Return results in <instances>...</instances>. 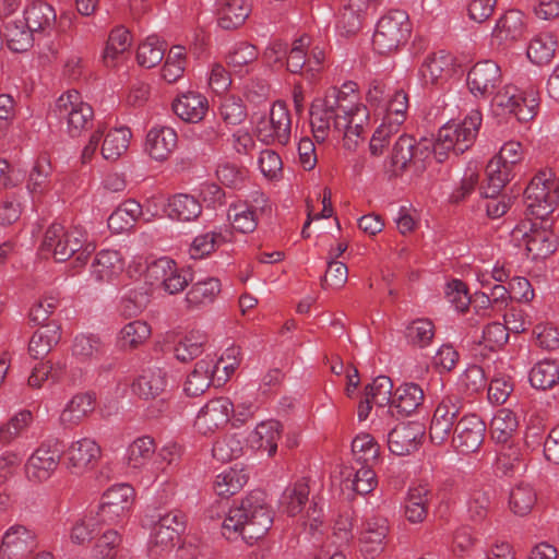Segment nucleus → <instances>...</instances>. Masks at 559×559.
<instances>
[{"instance_id":"a878e982","label":"nucleus","mask_w":559,"mask_h":559,"mask_svg":"<svg viewBox=\"0 0 559 559\" xmlns=\"http://www.w3.org/2000/svg\"><path fill=\"white\" fill-rule=\"evenodd\" d=\"M495 468L498 474L513 476L525 471V452L521 441L498 444Z\"/></svg>"},{"instance_id":"ddd939ff","label":"nucleus","mask_w":559,"mask_h":559,"mask_svg":"<svg viewBox=\"0 0 559 559\" xmlns=\"http://www.w3.org/2000/svg\"><path fill=\"white\" fill-rule=\"evenodd\" d=\"M134 490L130 485L120 484L107 489L96 514L103 524H116L127 516L133 503Z\"/></svg>"},{"instance_id":"c03bdc74","label":"nucleus","mask_w":559,"mask_h":559,"mask_svg":"<svg viewBox=\"0 0 559 559\" xmlns=\"http://www.w3.org/2000/svg\"><path fill=\"white\" fill-rule=\"evenodd\" d=\"M142 214V206L134 200L121 203L108 217V227L116 234L123 233L133 227Z\"/></svg>"},{"instance_id":"a211bd4d","label":"nucleus","mask_w":559,"mask_h":559,"mask_svg":"<svg viewBox=\"0 0 559 559\" xmlns=\"http://www.w3.org/2000/svg\"><path fill=\"white\" fill-rule=\"evenodd\" d=\"M36 548L35 533L23 525H13L2 537L0 557L1 559H25Z\"/></svg>"},{"instance_id":"4c0bfd02","label":"nucleus","mask_w":559,"mask_h":559,"mask_svg":"<svg viewBox=\"0 0 559 559\" xmlns=\"http://www.w3.org/2000/svg\"><path fill=\"white\" fill-rule=\"evenodd\" d=\"M519 426L516 415L508 408L499 409L491 419L490 432L497 444L521 441L515 438Z\"/></svg>"},{"instance_id":"473e14b6","label":"nucleus","mask_w":559,"mask_h":559,"mask_svg":"<svg viewBox=\"0 0 559 559\" xmlns=\"http://www.w3.org/2000/svg\"><path fill=\"white\" fill-rule=\"evenodd\" d=\"M432 492L426 485L411 487L404 500V515L413 524L421 523L428 515Z\"/></svg>"},{"instance_id":"a19ab883","label":"nucleus","mask_w":559,"mask_h":559,"mask_svg":"<svg viewBox=\"0 0 559 559\" xmlns=\"http://www.w3.org/2000/svg\"><path fill=\"white\" fill-rule=\"evenodd\" d=\"M53 168L47 155H40L34 163L26 183L33 195H43L51 189Z\"/></svg>"},{"instance_id":"bb28decb","label":"nucleus","mask_w":559,"mask_h":559,"mask_svg":"<svg viewBox=\"0 0 559 559\" xmlns=\"http://www.w3.org/2000/svg\"><path fill=\"white\" fill-rule=\"evenodd\" d=\"M171 108L181 120L198 123L209 110V100L200 93L187 92L174 99Z\"/></svg>"},{"instance_id":"8fccbe9b","label":"nucleus","mask_w":559,"mask_h":559,"mask_svg":"<svg viewBox=\"0 0 559 559\" xmlns=\"http://www.w3.org/2000/svg\"><path fill=\"white\" fill-rule=\"evenodd\" d=\"M557 39L551 33H540L536 35L527 47V58L536 64L549 63L556 51Z\"/></svg>"},{"instance_id":"f704fd0d","label":"nucleus","mask_w":559,"mask_h":559,"mask_svg":"<svg viewBox=\"0 0 559 559\" xmlns=\"http://www.w3.org/2000/svg\"><path fill=\"white\" fill-rule=\"evenodd\" d=\"M23 19L34 35L36 33L49 34L56 25L57 14L51 4L34 1L24 10Z\"/></svg>"},{"instance_id":"37998d69","label":"nucleus","mask_w":559,"mask_h":559,"mask_svg":"<svg viewBox=\"0 0 559 559\" xmlns=\"http://www.w3.org/2000/svg\"><path fill=\"white\" fill-rule=\"evenodd\" d=\"M524 15L519 10L507 11L496 24L493 36L501 41H515L523 37Z\"/></svg>"},{"instance_id":"79ce46f5","label":"nucleus","mask_w":559,"mask_h":559,"mask_svg":"<svg viewBox=\"0 0 559 559\" xmlns=\"http://www.w3.org/2000/svg\"><path fill=\"white\" fill-rule=\"evenodd\" d=\"M221 293V282L215 277H207L192 284L186 295L187 307L197 309L212 304Z\"/></svg>"},{"instance_id":"72a5a7b5","label":"nucleus","mask_w":559,"mask_h":559,"mask_svg":"<svg viewBox=\"0 0 559 559\" xmlns=\"http://www.w3.org/2000/svg\"><path fill=\"white\" fill-rule=\"evenodd\" d=\"M95 409V396L91 393H79L66 404L59 421L64 428H73L82 423Z\"/></svg>"},{"instance_id":"c85d7f7f","label":"nucleus","mask_w":559,"mask_h":559,"mask_svg":"<svg viewBox=\"0 0 559 559\" xmlns=\"http://www.w3.org/2000/svg\"><path fill=\"white\" fill-rule=\"evenodd\" d=\"M0 35L8 48L14 52L27 51L34 44V33L24 19H9L3 21Z\"/></svg>"},{"instance_id":"13d9d810","label":"nucleus","mask_w":559,"mask_h":559,"mask_svg":"<svg viewBox=\"0 0 559 559\" xmlns=\"http://www.w3.org/2000/svg\"><path fill=\"white\" fill-rule=\"evenodd\" d=\"M102 521L97 514L90 512L78 519L71 527V542L78 545L90 543L100 531Z\"/></svg>"},{"instance_id":"4468645a","label":"nucleus","mask_w":559,"mask_h":559,"mask_svg":"<svg viewBox=\"0 0 559 559\" xmlns=\"http://www.w3.org/2000/svg\"><path fill=\"white\" fill-rule=\"evenodd\" d=\"M309 484L306 478L297 480L294 485L287 487L281 497V508L289 516H296L306 510V516L318 522L321 518V509L312 498L309 500Z\"/></svg>"},{"instance_id":"f8f14e48","label":"nucleus","mask_w":559,"mask_h":559,"mask_svg":"<svg viewBox=\"0 0 559 559\" xmlns=\"http://www.w3.org/2000/svg\"><path fill=\"white\" fill-rule=\"evenodd\" d=\"M292 118L284 102H275L269 118H262L257 124L258 138L266 144L286 145L290 141Z\"/></svg>"},{"instance_id":"423d86ee","label":"nucleus","mask_w":559,"mask_h":559,"mask_svg":"<svg viewBox=\"0 0 559 559\" xmlns=\"http://www.w3.org/2000/svg\"><path fill=\"white\" fill-rule=\"evenodd\" d=\"M412 24L403 10H391L377 24L372 45L380 55H386L405 45L411 37Z\"/></svg>"},{"instance_id":"58836bf2","label":"nucleus","mask_w":559,"mask_h":559,"mask_svg":"<svg viewBox=\"0 0 559 559\" xmlns=\"http://www.w3.org/2000/svg\"><path fill=\"white\" fill-rule=\"evenodd\" d=\"M168 216L179 222H192L202 213L197 198L188 193H177L168 199Z\"/></svg>"},{"instance_id":"2eb2a0df","label":"nucleus","mask_w":559,"mask_h":559,"mask_svg":"<svg viewBox=\"0 0 559 559\" xmlns=\"http://www.w3.org/2000/svg\"><path fill=\"white\" fill-rule=\"evenodd\" d=\"M485 421L476 414L463 415L452 435L453 447L463 454L476 452L484 442Z\"/></svg>"},{"instance_id":"de8ad7c7","label":"nucleus","mask_w":559,"mask_h":559,"mask_svg":"<svg viewBox=\"0 0 559 559\" xmlns=\"http://www.w3.org/2000/svg\"><path fill=\"white\" fill-rule=\"evenodd\" d=\"M131 135L130 129L126 127L109 130L103 140V157L111 162L121 157L129 147Z\"/></svg>"},{"instance_id":"7c9ffc66","label":"nucleus","mask_w":559,"mask_h":559,"mask_svg":"<svg viewBox=\"0 0 559 559\" xmlns=\"http://www.w3.org/2000/svg\"><path fill=\"white\" fill-rule=\"evenodd\" d=\"M424 400L425 393L419 384L404 383L395 390L389 412L392 415L396 412L402 416H408L424 403Z\"/></svg>"},{"instance_id":"2f4dec72","label":"nucleus","mask_w":559,"mask_h":559,"mask_svg":"<svg viewBox=\"0 0 559 559\" xmlns=\"http://www.w3.org/2000/svg\"><path fill=\"white\" fill-rule=\"evenodd\" d=\"M453 67L454 57L445 50H439L426 57L419 73L426 84H435L439 80L450 76L453 72Z\"/></svg>"},{"instance_id":"f257e3e1","label":"nucleus","mask_w":559,"mask_h":559,"mask_svg":"<svg viewBox=\"0 0 559 559\" xmlns=\"http://www.w3.org/2000/svg\"><path fill=\"white\" fill-rule=\"evenodd\" d=\"M481 121V112L474 109L462 121H450L441 127L433 144L427 140L417 142L408 134L399 135L393 143L389 165L385 166L389 178L401 177L406 171L417 176L423 174L431 154L439 163L445 160L449 152L456 156L463 154L474 144Z\"/></svg>"},{"instance_id":"3c124183","label":"nucleus","mask_w":559,"mask_h":559,"mask_svg":"<svg viewBox=\"0 0 559 559\" xmlns=\"http://www.w3.org/2000/svg\"><path fill=\"white\" fill-rule=\"evenodd\" d=\"M248 481V474L243 468L230 467L216 476L214 490L217 496L228 498L237 493Z\"/></svg>"},{"instance_id":"412c9836","label":"nucleus","mask_w":559,"mask_h":559,"mask_svg":"<svg viewBox=\"0 0 559 559\" xmlns=\"http://www.w3.org/2000/svg\"><path fill=\"white\" fill-rule=\"evenodd\" d=\"M64 456L70 472L80 475L96 465L100 457V447L91 438H82L70 444Z\"/></svg>"},{"instance_id":"e2e57ef3","label":"nucleus","mask_w":559,"mask_h":559,"mask_svg":"<svg viewBox=\"0 0 559 559\" xmlns=\"http://www.w3.org/2000/svg\"><path fill=\"white\" fill-rule=\"evenodd\" d=\"M248 169L235 163L224 162L216 168L218 181L231 189H241L248 180Z\"/></svg>"},{"instance_id":"680f3d73","label":"nucleus","mask_w":559,"mask_h":559,"mask_svg":"<svg viewBox=\"0 0 559 559\" xmlns=\"http://www.w3.org/2000/svg\"><path fill=\"white\" fill-rule=\"evenodd\" d=\"M205 336L200 332H190L183 336L174 347L176 358L181 362H188L203 352Z\"/></svg>"},{"instance_id":"69168bd1","label":"nucleus","mask_w":559,"mask_h":559,"mask_svg":"<svg viewBox=\"0 0 559 559\" xmlns=\"http://www.w3.org/2000/svg\"><path fill=\"white\" fill-rule=\"evenodd\" d=\"M491 507V492L485 489H474L467 500V512L471 520L480 522L487 518Z\"/></svg>"},{"instance_id":"dca6fc26","label":"nucleus","mask_w":559,"mask_h":559,"mask_svg":"<svg viewBox=\"0 0 559 559\" xmlns=\"http://www.w3.org/2000/svg\"><path fill=\"white\" fill-rule=\"evenodd\" d=\"M151 532V539L162 549H171L180 539L185 531L187 518L180 510H173L164 514L158 513Z\"/></svg>"},{"instance_id":"4d7b16f0","label":"nucleus","mask_w":559,"mask_h":559,"mask_svg":"<svg viewBox=\"0 0 559 559\" xmlns=\"http://www.w3.org/2000/svg\"><path fill=\"white\" fill-rule=\"evenodd\" d=\"M156 450L155 441L148 436L135 439L128 448L127 459L129 467L134 469L145 466Z\"/></svg>"},{"instance_id":"f03ea898","label":"nucleus","mask_w":559,"mask_h":559,"mask_svg":"<svg viewBox=\"0 0 559 559\" xmlns=\"http://www.w3.org/2000/svg\"><path fill=\"white\" fill-rule=\"evenodd\" d=\"M273 524V512L262 490L251 491L238 507L230 508L222 523V534L231 539L237 535L252 544L262 538Z\"/></svg>"},{"instance_id":"052dcab7","label":"nucleus","mask_w":559,"mask_h":559,"mask_svg":"<svg viewBox=\"0 0 559 559\" xmlns=\"http://www.w3.org/2000/svg\"><path fill=\"white\" fill-rule=\"evenodd\" d=\"M219 117L226 126L235 127L247 119V107L240 97L228 95L219 105Z\"/></svg>"},{"instance_id":"aec40b11","label":"nucleus","mask_w":559,"mask_h":559,"mask_svg":"<svg viewBox=\"0 0 559 559\" xmlns=\"http://www.w3.org/2000/svg\"><path fill=\"white\" fill-rule=\"evenodd\" d=\"M252 205H231L228 211V218L233 227L243 234L255 230L260 215L267 206V198L263 192L254 191L251 194Z\"/></svg>"},{"instance_id":"864d4df0","label":"nucleus","mask_w":559,"mask_h":559,"mask_svg":"<svg viewBox=\"0 0 559 559\" xmlns=\"http://www.w3.org/2000/svg\"><path fill=\"white\" fill-rule=\"evenodd\" d=\"M132 37L130 32L123 27L118 26L114 28L108 37L105 50H104V62L107 67L115 66L116 59L128 51L131 47Z\"/></svg>"},{"instance_id":"0e129e2a","label":"nucleus","mask_w":559,"mask_h":559,"mask_svg":"<svg viewBox=\"0 0 559 559\" xmlns=\"http://www.w3.org/2000/svg\"><path fill=\"white\" fill-rule=\"evenodd\" d=\"M72 353L82 361L97 358L104 354V344L96 335L81 334L74 338Z\"/></svg>"},{"instance_id":"ea45409f","label":"nucleus","mask_w":559,"mask_h":559,"mask_svg":"<svg viewBox=\"0 0 559 559\" xmlns=\"http://www.w3.org/2000/svg\"><path fill=\"white\" fill-rule=\"evenodd\" d=\"M166 386V373L160 368L143 370L132 383V390L144 400L155 399Z\"/></svg>"},{"instance_id":"9d476101","label":"nucleus","mask_w":559,"mask_h":559,"mask_svg":"<svg viewBox=\"0 0 559 559\" xmlns=\"http://www.w3.org/2000/svg\"><path fill=\"white\" fill-rule=\"evenodd\" d=\"M463 409V400L457 394H448L438 403L429 427L433 443L442 444L455 430L459 416Z\"/></svg>"},{"instance_id":"774afa93","label":"nucleus","mask_w":559,"mask_h":559,"mask_svg":"<svg viewBox=\"0 0 559 559\" xmlns=\"http://www.w3.org/2000/svg\"><path fill=\"white\" fill-rule=\"evenodd\" d=\"M393 383L386 376L377 377L373 382L366 386L365 395L368 396L373 404L383 407L391 404Z\"/></svg>"},{"instance_id":"a18cd8bd","label":"nucleus","mask_w":559,"mask_h":559,"mask_svg":"<svg viewBox=\"0 0 559 559\" xmlns=\"http://www.w3.org/2000/svg\"><path fill=\"white\" fill-rule=\"evenodd\" d=\"M61 338L60 326L46 324L37 330L29 340L28 352L35 359L46 356Z\"/></svg>"},{"instance_id":"f3484780","label":"nucleus","mask_w":559,"mask_h":559,"mask_svg":"<svg viewBox=\"0 0 559 559\" xmlns=\"http://www.w3.org/2000/svg\"><path fill=\"white\" fill-rule=\"evenodd\" d=\"M466 82L474 96L489 97L501 83L500 67L492 60L477 62L468 71Z\"/></svg>"},{"instance_id":"603ef678","label":"nucleus","mask_w":559,"mask_h":559,"mask_svg":"<svg viewBox=\"0 0 559 559\" xmlns=\"http://www.w3.org/2000/svg\"><path fill=\"white\" fill-rule=\"evenodd\" d=\"M530 382L538 390L551 389L559 382V364L552 359L540 360L531 369Z\"/></svg>"},{"instance_id":"7ed1b4c3","label":"nucleus","mask_w":559,"mask_h":559,"mask_svg":"<svg viewBox=\"0 0 559 559\" xmlns=\"http://www.w3.org/2000/svg\"><path fill=\"white\" fill-rule=\"evenodd\" d=\"M358 96L337 87L328 90L324 97L313 99L310 106V126L317 142H324L330 132L341 135L347 126L348 115L355 108Z\"/></svg>"},{"instance_id":"0eeeda50","label":"nucleus","mask_w":559,"mask_h":559,"mask_svg":"<svg viewBox=\"0 0 559 559\" xmlns=\"http://www.w3.org/2000/svg\"><path fill=\"white\" fill-rule=\"evenodd\" d=\"M51 114L60 121L67 122V131L72 136H79L93 126L94 110L83 102L76 90H69L58 97Z\"/></svg>"},{"instance_id":"4be33fe9","label":"nucleus","mask_w":559,"mask_h":559,"mask_svg":"<svg viewBox=\"0 0 559 559\" xmlns=\"http://www.w3.org/2000/svg\"><path fill=\"white\" fill-rule=\"evenodd\" d=\"M389 533L388 520L382 516L368 518L361 525L359 544L360 551L370 558L380 555L385 546Z\"/></svg>"},{"instance_id":"338daca9","label":"nucleus","mask_w":559,"mask_h":559,"mask_svg":"<svg viewBox=\"0 0 559 559\" xmlns=\"http://www.w3.org/2000/svg\"><path fill=\"white\" fill-rule=\"evenodd\" d=\"M352 450L361 464H371L379 456V445L368 433L358 435L352 442Z\"/></svg>"},{"instance_id":"49530a36","label":"nucleus","mask_w":559,"mask_h":559,"mask_svg":"<svg viewBox=\"0 0 559 559\" xmlns=\"http://www.w3.org/2000/svg\"><path fill=\"white\" fill-rule=\"evenodd\" d=\"M537 502V492L526 483H519L511 488L508 499L510 511L518 516H525Z\"/></svg>"},{"instance_id":"c756f323","label":"nucleus","mask_w":559,"mask_h":559,"mask_svg":"<svg viewBox=\"0 0 559 559\" xmlns=\"http://www.w3.org/2000/svg\"><path fill=\"white\" fill-rule=\"evenodd\" d=\"M217 22L224 29L241 26L251 12L249 0H216Z\"/></svg>"},{"instance_id":"c9c22d12","label":"nucleus","mask_w":559,"mask_h":559,"mask_svg":"<svg viewBox=\"0 0 559 559\" xmlns=\"http://www.w3.org/2000/svg\"><path fill=\"white\" fill-rule=\"evenodd\" d=\"M123 270L121 255L116 250L99 251L91 266V275L96 282H111Z\"/></svg>"},{"instance_id":"5701e85b","label":"nucleus","mask_w":559,"mask_h":559,"mask_svg":"<svg viewBox=\"0 0 559 559\" xmlns=\"http://www.w3.org/2000/svg\"><path fill=\"white\" fill-rule=\"evenodd\" d=\"M233 403L228 397L209 401L199 412L195 425L203 432H213L230 420Z\"/></svg>"},{"instance_id":"09e8293b","label":"nucleus","mask_w":559,"mask_h":559,"mask_svg":"<svg viewBox=\"0 0 559 559\" xmlns=\"http://www.w3.org/2000/svg\"><path fill=\"white\" fill-rule=\"evenodd\" d=\"M511 167L491 159L486 167L487 185L480 188L481 197H495L512 178Z\"/></svg>"},{"instance_id":"9b49d317","label":"nucleus","mask_w":559,"mask_h":559,"mask_svg":"<svg viewBox=\"0 0 559 559\" xmlns=\"http://www.w3.org/2000/svg\"><path fill=\"white\" fill-rule=\"evenodd\" d=\"M492 103L520 122H527L537 114L538 97L534 90L522 93L515 86L507 85L495 94Z\"/></svg>"},{"instance_id":"393cba45","label":"nucleus","mask_w":559,"mask_h":559,"mask_svg":"<svg viewBox=\"0 0 559 559\" xmlns=\"http://www.w3.org/2000/svg\"><path fill=\"white\" fill-rule=\"evenodd\" d=\"M60 463L58 450L41 444L28 459L25 469L27 477L36 481L47 480Z\"/></svg>"},{"instance_id":"b1692460","label":"nucleus","mask_w":559,"mask_h":559,"mask_svg":"<svg viewBox=\"0 0 559 559\" xmlns=\"http://www.w3.org/2000/svg\"><path fill=\"white\" fill-rule=\"evenodd\" d=\"M223 361V357L219 360H215L211 357L199 360L194 369L187 377L185 383V392L187 395L199 396L203 394L214 382L219 365Z\"/></svg>"},{"instance_id":"bf43d9fd","label":"nucleus","mask_w":559,"mask_h":559,"mask_svg":"<svg viewBox=\"0 0 559 559\" xmlns=\"http://www.w3.org/2000/svg\"><path fill=\"white\" fill-rule=\"evenodd\" d=\"M405 337L408 344L425 348L435 337V325L429 319L413 320L405 329Z\"/></svg>"},{"instance_id":"cd10ccee","label":"nucleus","mask_w":559,"mask_h":559,"mask_svg":"<svg viewBox=\"0 0 559 559\" xmlns=\"http://www.w3.org/2000/svg\"><path fill=\"white\" fill-rule=\"evenodd\" d=\"M178 136L169 127H154L146 134L145 151L158 162L166 160L177 146Z\"/></svg>"},{"instance_id":"6ab92c4d","label":"nucleus","mask_w":559,"mask_h":559,"mask_svg":"<svg viewBox=\"0 0 559 559\" xmlns=\"http://www.w3.org/2000/svg\"><path fill=\"white\" fill-rule=\"evenodd\" d=\"M425 430L418 421L396 425L388 435V447L394 455H407L416 451L421 442Z\"/></svg>"},{"instance_id":"e433bc0d","label":"nucleus","mask_w":559,"mask_h":559,"mask_svg":"<svg viewBox=\"0 0 559 559\" xmlns=\"http://www.w3.org/2000/svg\"><path fill=\"white\" fill-rule=\"evenodd\" d=\"M281 432L282 425L278 421H262L255 427L248 441L252 448L266 451L269 456H273L277 451Z\"/></svg>"},{"instance_id":"5fc2aeb1","label":"nucleus","mask_w":559,"mask_h":559,"mask_svg":"<svg viewBox=\"0 0 559 559\" xmlns=\"http://www.w3.org/2000/svg\"><path fill=\"white\" fill-rule=\"evenodd\" d=\"M242 454L243 439L237 433L225 435L218 438L212 448L213 457L221 463L237 460Z\"/></svg>"},{"instance_id":"39448f33","label":"nucleus","mask_w":559,"mask_h":559,"mask_svg":"<svg viewBox=\"0 0 559 559\" xmlns=\"http://www.w3.org/2000/svg\"><path fill=\"white\" fill-rule=\"evenodd\" d=\"M524 200L526 214L545 221L559 203V177L556 178L551 169L539 170L527 185Z\"/></svg>"},{"instance_id":"6e6d98bb","label":"nucleus","mask_w":559,"mask_h":559,"mask_svg":"<svg viewBox=\"0 0 559 559\" xmlns=\"http://www.w3.org/2000/svg\"><path fill=\"white\" fill-rule=\"evenodd\" d=\"M166 45L157 36H148L138 47V63L146 69H151L160 63L165 56Z\"/></svg>"},{"instance_id":"1a4fd4ad","label":"nucleus","mask_w":559,"mask_h":559,"mask_svg":"<svg viewBox=\"0 0 559 559\" xmlns=\"http://www.w3.org/2000/svg\"><path fill=\"white\" fill-rule=\"evenodd\" d=\"M146 276L152 285L163 288L169 295L181 293L193 281L189 269L178 267L168 257L152 262L147 267Z\"/></svg>"},{"instance_id":"6e6552de","label":"nucleus","mask_w":559,"mask_h":559,"mask_svg":"<svg viewBox=\"0 0 559 559\" xmlns=\"http://www.w3.org/2000/svg\"><path fill=\"white\" fill-rule=\"evenodd\" d=\"M512 237H521L525 241L527 255L533 260L546 259L558 247V238L547 224V218L540 223L532 222L531 218L521 222L512 230Z\"/></svg>"},{"instance_id":"20e7f679","label":"nucleus","mask_w":559,"mask_h":559,"mask_svg":"<svg viewBox=\"0 0 559 559\" xmlns=\"http://www.w3.org/2000/svg\"><path fill=\"white\" fill-rule=\"evenodd\" d=\"M86 240L84 228H66L62 224L52 223L45 231L40 250L45 257L51 255L57 262H64L78 253L76 261L83 264L90 254Z\"/></svg>"}]
</instances>
